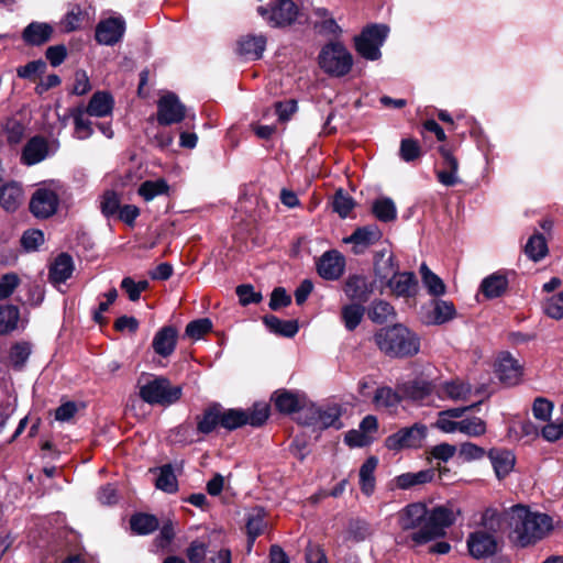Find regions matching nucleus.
Returning <instances> with one entry per match:
<instances>
[{"label": "nucleus", "instance_id": "b1692460", "mask_svg": "<svg viewBox=\"0 0 563 563\" xmlns=\"http://www.w3.org/2000/svg\"><path fill=\"white\" fill-rule=\"evenodd\" d=\"M48 155V143L43 136H33L24 145L21 162L27 166L35 165Z\"/></svg>", "mask_w": 563, "mask_h": 563}, {"label": "nucleus", "instance_id": "6e6d98bb", "mask_svg": "<svg viewBox=\"0 0 563 563\" xmlns=\"http://www.w3.org/2000/svg\"><path fill=\"white\" fill-rule=\"evenodd\" d=\"M355 207L353 198L345 192L343 189L335 191L332 200L333 211L336 212L341 218H346Z\"/></svg>", "mask_w": 563, "mask_h": 563}, {"label": "nucleus", "instance_id": "69168bd1", "mask_svg": "<svg viewBox=\"0 0 563 563\" xmlns=\"http://www.w3.org/2000/svg\"><path fill=\"white\" fill-rule=\"evenodd\" d=\"M44 243V234L41 230H26L21 238L22 247L27 251H36Z\"/></svg>", "mask_w": 563, "mask_h": 563}, {"label": "nucleus", "instance_id": "58836bf2", "mask_svg": "<svg viewBox=\"0 0 563 563\" xmlns=\"http://www.w3.org/2000/svg\"><path fill=\"white\" fill-rule=\"evenodd\" d=\"M365 311V307L361 303L351 302L344 305L340 312V318L344 328L350 332L354 331L361 324Z\"/></svg>", "mask_w": 563, "mask_h": 563}, {"label": "nucleus", "instance_id": "39448f33", "mask_svg": "<svg viewBox=\"0 0 563 563\" xmlns=\"http://www.w3.org/2000/svg\"><path fill=\"white\" fill-rule=\"evenodd\" d=\"M139 396L151 406L169 407L181 398L183 388L164 376H153L144 384L139 382Z\"/></svg>", "mask_w": 563, "mask_h": 563}, {"label": "nucleus", "instance_id": "09e8293b", "mask_svg": "<svg viewBox=\"0 0 563 563\" xmlns=\"http://www.w3.org/2000/svg\"><path fill=\"white\" fill-rule=\"evenodd\" d=\"M157 470L158 476L155 482L156 488L168 494L176 493L178 490V482L172 464H165Z\"/></svg>", "mask_w": 563, "mask_h": 563}, {"label": "nucleus", "instance_id": "a211bd4d", "mask_svg": "<svg viewBox=\"0 0 563 563\" xmlns=\"http://www.w3.org/2000/svg\"><path fill=\"white\" fill-rule=\"evenodd\" d=\"M345 258L340 252H325L317 263L318 274L325 280H338L344 273Z\"/></svg>", "mask_w": 563, "mask_h": 563}, {"label": "nucleus", "instance_id": "ea45409f", "mask_svg": "<svg viewBox=\"0 0 563 563\" xmlns=\"http://www.w3.org/2000/svg\"><path fill=\"white\" fill-rule=\"evenodd\" d=\"M434 477V470L428 468L417 473H404L395 477L396 487L409 489L417 485L430 483Z\"/></svg>", "mask_w": 563, "mask_h": 563}, {"label": "nucleus", "instance_id": "9b49d317", "mask_svg": "<svg viewBox=\"0 0 563 563\" xmlns=\"http://www.w3.org/2000/svg\"><path fill=\"white\" fill-rule=\"evenodd\" d=\"M186 117V107L174 92L162 96L157 101L156 120L159 125H172L181 122Z\"/></svg>", "mask_w": 563, "mask_h": 563}, {"label": "nucleus", "instance_id": "f8f14e48", "mask_svg": "<svg viewBox=\"0 0 563 563\" xmlns=\"http://www.w3.org/2000/svg\"><path fill=\"white\" fill-rule=\"evenodd\" d=\"M58 195L49 188H38L30 200V211L37 219H47L57 212Z\"/></svg>", "mask_w": 563, "mask_h": 563}, {"label": "nucleus", "instance_id": "4468645a", "mask_svg": "<svg viewBox=\"0 0 563 563\" xmlns=\"http://www.w3.org/2000/svg\"><path fill=\"white\" fill-rule=\"evenodd\" d=\"M495 374L504 385L514 386L520 382L522 367L509 352H503L496 360Z\"/></svg>", "mask_w": 563, "mask_h": 563}, {"label": "nucleus", "instance_id": "4c0bfd02", "mask_svg": "<svg viewBox=\"0 0 563 563\" xmlns=\"http://www.w3.org/2000/svg\"><path fill=\"white\" fill-rule=\"evenodd\" d=\"M264 324L275 334L292 338L298 333L299 327L296 320H282L274 314H267L263 318Z\"/></svg>", "mask_w": 563, "mask_h": 563}, {"label": "nucleus", "instance_id": "680f3d73", "mask_svg": "<svg viewBox=\"0 0 563 563\" xmlns=\"http://www.w3.org/2000/svg\"><path fill=\"white\" fill-rule=\"evenodd\" d=\"M46 69V64L42 59L29 62L24 66L16 68L19 78L34 80L38 75L43 74Z\"/></svg>", "mask_w": 563, "mask_h": 563}, {"label": "nucleus", "instance_id": "8fccbe9b", "mask_svg": "<svg viewBox=\"0 0 563 563\" xmlns=\"http://www.w3.org/2000/svg\"><path fill=\"white\" fill-rule=\"evenodd\" d=\"M20 319V311L13 305L0 307V334L5 335L14 331Z\"/></svg>", "mask_w": 563, "mask_h": 563}, {"label": "nucleus", "instance_id": "5701e85b", "mask_svg": "<svg viewBox=\"0 0 563 563\" xmlns=\"http://www.w3.org/2000/svg\"><path fill=\"white\" fill-rule=\"evenodd\" d=\"M177 330L172 325H165L154 335L152 346L156 354L163 357L172 355L177 344Z\"/></svg>", "mask_w": 563, "mask_h": 563}, {"label": "nucleus", "instance_id": "774afa93", "mask_svg": "<svg viewBox=\"0 0 563 563\" xmlns=\"http://www.w3.org/2000/svg\"><path fill=\"white\" fill-rule=\"evenodd\" d=\"M305 559L307 563H328L323 548L312 542H309L306 547Z\"/></svg>", "mask_w": 563, "mask_h": 563}, {"label": "nucleus", "instance_id": "f03ea898", "mask_svg": "<svg viewBox=\"0 0 563 563\" xmlns=\"http://www.w3.org/2000/svg\"><path fill=\"white\" fill-rule=\"evenodd\" d=\"M506 519L509 539L518 548L534 545L553 529V520L549 515L533 512L520 504L508 509Z\"/></svg>", "mask_w": 563, "mask_h": 563}, {"label": "nucleus", "instance_id": "c756f323", "mask_svg": "<svg viewBox=\"0 0 563 563\" xmlns=\"http://www.w3.org/2000/svg\"><path fill=\"white\" fill-rule=\"evenodd\" d=\"M266 47V37L263 35H247L242 37L238 44V52L241 56L256 60L263 55Z\"/></svg>", "mask_w": 563, "mask_h": 563}, {"label": "nucleus", "instance_id": "ddd939ff", "mask_svg": "<svg viewBox=\"0 0 563 563\" xmlns=\"http://www.w3.org/2000/svg\"><path fill=\"white\" fill-rule=\"evenodd\" d=\"M382 236L383 233L376 224H368L356 228L350 236L343 239V242L352 244L353 254L361 255L380 241Z\"/></svg>", "mask_w": 563, "mask_h": 563}, {"label": "nucleus", "instance_id": "aec40b11", "mask_svg": "<svg viewBox=\"0 0 563 563\" xmlns=\"http://www.w3.org/2000/svg\"><path fill=\"white\" fill-rule=\"evenodd\" d=\"M487 456L498 479H504L512 472L516 464V455L511 450L493 448L487 452Z\"/></svg>", "mask_w": 563, "mask_h": 563}, {"label": "nucleus", "instance_id": "dca6fc26", "mask_svg": "<svg viewBox=\"0 0 563 563\" xmlns=\"http://www.w3.org/2000/svg\"><path fill=\"white\" fill-rule=\"evenodd\" d=\"M439 153L442 158L441 168L435 170L438 181L446 187H453L461 183V178L457 175L459 172V159L452 151L445 146L439 147Z\"/></svg>", "mask_w": 563, "mask_h": 563}, {"label": "nucleus", "instance_id": "de8ad7c7", "mask_svg": "<svg viewBox=\"0 0 563 563\" xmlns=\"http://www.w3.org/2000/svg\"><path fill=\"white\" fill-rule=\"evenodd\" d=\"M549 252L545 238L541 233H534L529 238L525 246L526 255L533 262H539Z\"/></svg>", "mask_w": 563, "mask_h": 563}, {"label": "nucleus", "instance_id": "f704fd0d", "mask_svg": "<svg viewBox=\"0 0 563 563\" xmlns=\"http://www.w3.org/2000/svg\"><path fill=\"white\" fill-rule=\"evenodd\" d=\"M378 465V459L376 456H369L365 460V462L360 467L358 477H360V488L361 492L371 496L375 490L376 478H375V470Z\"/></svg>", "mask_w": 563, "mask_h": 563}, {"label": "nucleus", "instance_id": "4be33fe9", "mask_svg": "<svg viewBox=\"0 0 563 563\" xmlns=\"http://www.w3.org/2000/svg\"><path fill=\"white\" fill-rule=\"evenodd\" d=\"M74 271L73 257L68 253H60L48 267V280L54 286L64 284L71 277Z\"/></svg>", "mask_w": 563, "mask_h": 563}, {"label": "nucleus", "instance_id": "338daca9", "mask_svg": "<svg viewBox=\"0 0 563 563\" xmlns=\"http://www.w3.org/2000/svg\"><path fill=\"white\" fill-rule=\"evenodd\" d=\"M175 534L176 533H175L174 525L170 520H168L163 523V526L159 530V533L154 539L153 543L157 549L166 550L169 548L172 541L175 538Z\"/></svg>", "mask_w": 563, "mask_h": 563}, {"label": "nucleus", "instance_id": "4d7b16f0", "mask_svg": "<svg viewBox=\"0 0 563 563\" xmlns=\"http://www.w3.org/2000/svg\"><path fill=\"white\" fill-rule=\"evenodd\" d=\"M120 197L114 190H106L100 198V211L106 218H112L120 210Z\"/></svg>", "mask_w": 563, "mask_h": 563}, {"label": "nucleus", "instance_id": "c03bdc74", "mask_svg": "<svg viewBox=\"0 0 563 563\" xmlns=\"http://www.w3.org/2000/svg\"><path fill=\"white\" fill-rule=\"evenodd\" d=\"M472 388L470 384L462 380L445 382L438 391L441 398H449L452 400H465L471 394Z\"/></svg>", "mask_w": 563, "mask_h": 563}, {"label": "nucleus", "instance_id": "13d9d810", "mask_svg": "<svg viewBox=\"0 0 563 563\" xmlns=\"http://www.w3.org/2000/svg\"><path fill=\"white\" fill-rule=\"evenodd\" d=\"M422 148L415 139H402L399 147V156L406 163H411L420 158Z\"/></svg>", "mask_w": 563, "mask_h": 563}, {"label": "nucleus", "instance_id": "6ab92c4d", "mask_svg": "<svg viewBox=\"0 0 563 563\" xmlns=\"http://www.w3.org/2000/svg\"><path fill=\"white\" fill-rule=\"evenodd\" d=\"M306 396L298 391L278 389L272 396L275 408L285 415L300 411L306 406Z\"/></svg>", "mask_w": 563, "mask_h": 563}, {"label": "nucleus", "instance_id": "cd10ccee", "mask_svg": "<svg viewBox=\"0 0 563 563\" xmlns=\"http://www.w3.org/2000/svg\"><path fill=\"white\" fill-rule=\"evenodd\" d=\"M433 390V384L424 379H416L399 385V391L402 394V398L413 401H424Z\"/></svg>", "mask_w": 563, "mask_h": 563}, {"label": "nucleus", "instance_id": "473e14b6", "mask_svg": "<svg viewBox=\"0 0 563 563\" xmlns=\"http://www.w3.org/2000/svg\"><path fill=\"white\" fill-rule=\"evenodd\" d=\"M113 103V98L109 92L97 91L92 95L87 108L84 110L91 117L102 118L112 112Z\"/></svg>", "mask_w": 563, "mask_h": 563}, {"label": "nucleus", "instance_id": "20e7f679", "mask_svg": "<svg viewBox=\"0 0 563 563\" xmlns=\"http://www.w3.org/2000/svg\"><path fill=\"white\" fill-rule=\"evenodd\" d=\"M220 427L233 431L250 424L254 428L262 427L269 417V406L265 402H255L249 409L231 408L224 409L221 405L219 408Z\"/></svg>", "mask_w": 563, "mask_h": 563}, {"label": "nucleus", "instance_id": "e433bc0d", "mask_svg": "<svg viewBox=\"0 0 563 563\" xmlns=\"http://www.w3.org/2000/svg\"><path fill=\"white\" fill-rule=\"evenodd\" d=\"M368 319L376 324H384L396 316L394 307L384 299H375L366 309Z\"/></svg>", "mask_w": 563, "mask_h": 563}, {"label": "nucleus", "instance_id": "c9c22d12", "mask_svg": "<svg viewBox=\"0 0 563 563\" xmlns=\"http://www.w3.org/2000/svg\"><path fill=\"white\" fill-rule=\"evenodd\" d=\"M219 408L220 404L213 402L196 417L198 433L210 434L217 427H220Z\"/></svg>", "mask_w": 563, "mask_h": 563}, {"label": "nucleus", "instance_id": "7ed1b4c3", "mask_svg": "<svg viewBox=\"0 0 563 563\" xmlns=\"http://www.w3.org/2000/svg\"><path fill=\"white\" fill-rule=\"evenodd\" d=\"M374 342L385 355L395 358L412 357L420 351L418 334L400 323L380 328L374 334Z\"/></svg>", "mask_w": 563, "mask_h": 563}, {"label": "nucleus", "instance_id": "603ef678", "mask_svg": "<svg viewBox=\"0 0 563 563\" xmlns=\"http://www.w3.org/2000/svg\"><path fill=\"white\" fill-rule=\"evenodd\" d=\"M372 212L382 222H391L397 217V209L390 198H379L373 202Z\"/></svg>", "mask_w": 563, "mask_h": 563}, {"label": "nucleus", "instance_id": "a878e982", "mask_svg": "<svg viewBox=\"0 0 563 563\" xmlns=\"http://www.w3.org/2000/svg\"><path fill=\"white\" fill-rule=\"evenodd\" d=\"M24 200V191L21 184L9 181L0 187V206L7 212H15Z\"/></svg>", "mask_w": 563, "mask_h": 563}, {"label": "nucleus", "instance_id": "2eb2a0df", "mask_svg": "<svg viewBox=\"0 0 563 563\" xmlns=\"http://www.w3.org/2000/svg\"><path fill=\"white\" fill-rule=\"evenodd\" d=\"M125 32L122 18H108L96 26L95 38L99 44L112 46L121 41Z\"/></svg>", "mask_w": 563, "mask_h": 563}, {"label": "nucleus", "instance_id": "412c9836", "mask_svg": "<svg viewBox=\"0 0 563 563\" xmlns=\"http://www.w3.org/2000/svg\"><path fill=\"white\" fill-rule=\"evenodd\" d=\"M342 416V408L339 405L327 406L324 408H317L311 412L310 420L307 422L321 429L343 427L340 418Z\"/></svg>", "mask_w": 563, "mask_h": 563}, {"label": "nucleus", "instance_id": "f3484780", "mask_svg": "<svg viewBox=\"0 0 563 563\" xmlns=\"http://www.w3.org/2000/svg\"><path fill=\"white\" fill-rule=\"evenodd\" d=\"M345 296L356 303H365L374 292V285L364 275H350L343 285Z\"/></svg>", "mask_w": 563, "mask_h": 563}, {"label": "nucleus", "instance_id": "9d476101", "mask_svg": "<svg viewBox=\"0 0 563 563\" xmlns=\"http://www.w3.org/2000/svg\"><path fill=\"white\" fill-rule=\"evenodd\" d=\"M257 12L271 26L285 27L296 21L299 14V8L294 1L277 0L271 8L258 7Z\"/></svg>", "mask_w": 563, "mask_h": 563}, {"label": "nucleus", "instance_id": "393cba45", "mask_svg": "<svg viewBox=\"0 0 563 563\" xmlns=\"http://www.w3.org/2000/svg\"><path fill=\"white\" fill-rule=\"evenodd\" d=\"M387 286L397 297H412L417 292L418 280L412 272H398L389 278Z\"/></svg>", "mask_w": 563, "mask_h": 563}, {"label": "nucleus", "instance_id": "3c124183", "mask_svg": "<svg viewBox=\"0 0 563 563\" xmlns=\"http://www.w3.org/2000/svg\"><path fill=\"white\" fill-rule=\"evenodd\" d=\"M420 274L422 283L427 287L430 295L439 297L445 294L446 287L443 280L433 272H431L426 263L421 264Z\"/></svg>", "mask_w": 563, "mask_h": 563}, {"label": "nucleus", "instance_id": "c85d7f7f", "mask_svg": "<svg viewBox=\"0 0 563 563\" xmlns=\"http://www.w3.org/2000/svg\"><path fill=\"white\" fill-rule=\"evenodd\" d=\"M374 272L377 278L380 280H389L398 273V264L395 256L383 250L377 252L374 257Z\"/></svg>", "mask_w": 563, "mask_h": 563}, {"label": "nucleus", "instance_id": "0eeeda50", "mask_svg": "<svg viewBox=\"0 0 563 563\" xmlns=\"http://www.w3.org/2000/svg\"><path fill=\"white\" fill-rule=\"evenodd\" d=\"M389 33L385 24H368L354 37V47L357 54L366 60H378L382 57L380 47Z\"/></svg>", "mask_w": 563, "mask_h": 563}, {"label": "nucleus", "instance_id": "423d86ee", "mask_svg": "<svg viewBox=\"0 0 563 563\" xmlns=\"http://www.w3.org/2000/svg\"><path fill=\"white\" fill-rule=\"evenodd\" d=\"M320 68L329 76L341 78L353 67V56L341 42L327 43L318 55Z\"/></svg>", "mask_w": 563, "mask_h": 563}, {"label": "nucleus", "instance_id": "bf43d9fd", "mask_svg": "<svg viewBox=\"0 0 563 563\" xmlns=\"http://www.w3.org/2000/svg\"><path fill=\"white\" fill-rule=\"evenodd\" d=\"M460 432L470 437H479L486 432V423L478 417H472L459 421Z\"/></svg>", "mask_w": 563, "mask_h": 563}, {"label": "nucleus", "instance_id": "72a5a7b5", "mask_svg": "<svg viewBox=\"0 0 563 563\" xmlns=\"http://www.w3.org/2000/svg\"><path fill=\"white\" fill-rule=\"evenodd\" d=\"M130 528L133 534L148 536L159 527L158 518L146 512H136L130 518Z\"/></svg>", "mask_w": 563, "mask_h": 563}, {"label": "nucleus", "instance_id": "49530a36", "mask_svg": "<svg viewBox=\"0 0 563 563\" xmlns=\"http://www.w3.org/2000/svg\"><path fill=\"white\" fill-rule=\"evenodd\" d=\"M168 192L169 185L164 178H158L156 180H145L140 185L137 189V194L145 201H151L158 196L168 195Z\"/></svg>", "mask_w": 563, "mask_h": 563}, {"label": "nucleus", "instance_id": "5fc2aeb1", "mask_svg": "<svg viewBox=\"0 0 563 563\" xmlns=\"http://www.w3.org/2000/svg\"><path fill=\"white\" fill-rule=\"evenodd\" d=\"M32 346L29 342H18L10 349L9 358L15 369H21L29 360Z\"/></svg>", "mask_w": 563, "mask_h": 563}, {"label": "nucleus", "instance_id": "1a4fd4ad", "mask_svg": "<svg viewBox=\"0 0 563 563\" xmlns=\"http://www.w3.org/2000/svg\"><path fill=\"white\" fill-rule=\"evenodd\" d=\"M466 545L470 555L475 560L492 558L500 551V541L497 534L482 529L467 536Z\"/></svg>", "mask_w": 563, "mask_h": 563}, {"label": "nucleus", "instance_id": "bb28decb", "mask_svg": "<svg viewBox=\"0 0 563 563\" xmlns=\"http://www.w3.org/2000/svg\"><path fill=\"white\" fill-rule=\"evenodd\" d=\"M53 27L48 23L31 22L22 32L24 43L40 46L48 42L53 35Z\"/></svg>", "mask_w": 563, "mask_h": 563}, {"label": "nucleus", "instance_id": "864d4df0", "mask_svg": "<svg viewBox=\"0 0 563 563\" xmlns=\"http://www.w3.org/2000/svg\"><path fill=\"white\" fill-rule=\"evenodd\" d=\"M86 111L81 107H76L70 109V115L74 119L75 132L78 135V139L85 140L92 135L93 130L91 126V121L85 119Z\"/></svg>", "mask_w": 563, "mask_h": 563}, {"label": "nucleus", "instance_id": "f257e3e1", "mask_svg": "<svg viewBox=\"0 0 563 563\" xmlns=\"http://www.w3.org/2000/svg\"><path fill=\"white\" fill-rule=\"evenodd\" d=\"M461 515V508L453 501L432 508L421 501L408 504L397 512L395 541L400 547L416 550L444 538Z\"/></svg>", "mask_w": 563, "mask_h": 563}, {"label": "nucleus", "instance_id": "7c9ffc66", "mask_svg": "<svg viewBox=\"0 0 563 563\" xmlns=\"http://www.w3.org/2000/svg\"><path fill=\"white\" fill-rule=\"evenodd\" d=\"M508 284L507 276L496 272L482 280L479 289L487 299H495L506 292Z\"/></svg>", "mask_w": 563, "mask_h": 563}, {"label": "nucleus", "instance_id": "052dcab7", "mask_svg": "<svg viewBox=\"0 0 563 563\" xmlns=\"http://www.w3.org/2000/svg\"><path fill=\"white\" fill-rule=\"evenodd\" d=\"M212 322L208 318H201L190 321L186 325L185 334L194 340L201 339L206 333L211 331Z\"/></svg>", "mask_w": 563, "mask_h": 563}, {"label": "nucleus", "instance_id": "37998d69", "mask_svg": "<svg viewBox=\"0 0 563 563\" xmlns=\"http://www.w3.org/2000/svg\"><path fill=\"white\" fill-rule=\"evenodd\" d=\"M507 511L508 510L499 511L495 507H487L483 511L481 521H479V525L483 527L482 530L497 534L500 531L504 521L507 522V519H506Z\"/></svg>", "mask_w": 563, "mask_h": 563}, {"label": "nucleus", "instance_id": "79ce46f5", "mask_svg": "<svg viewBox=\"0 0 563 563\" xmlns=\"http://www.w3.org/2000/svg\"><path fill=\"white\" fill-rule=\"evenodd\" d=\"M245 527L247 533L249 550H251L256 538L264 532L266 527L265 514L263 509L258 508L249 514Z\"/></svg>", "mask_w": 563, "mask_h": 563}, {"label": "nucleus", "instance_id": "0e129e2a", "mask_svg": "<svg viewBox=\"0 0 563 563\" xmlns=\"http://www.w3.org/2000/svg\"><path fill=\"white\" fill-rule=\"evenodd\" d=\"M239 301L242 306H249L251 303H258L262 301V294L254 290L251 284L239 285L235 289Z\"/></svg>", "mask_w": 563, "mask_h": 563}, {"label": "nucleus", "instance_id": "6e6552de", "mask_svg": "<svg viewBox=\"0 0 563 563\" xmlns=\"http://www.w3.org/2000/svg\"><path fill=\"white\" fill-rule=\"evenodd\" d=\"M428 429L422 423H415L410 427L399 429L397 432L388 435L385 440V446L390 451H401L405 449H418L427 437Z\"/></svg>", "mask_w": 563, "mask_h": 563}, {"label": "nucleus", "instance_id": "e2e57ef3", "mask_svg": "<svg viewBox=\"0 0 563 563\" xmlns=\"http://www.w3.org/2000/svg\"><path fill=\"white\" fill-rule=\"evenodd\" d=\"M543 311L552 319H563V290L544 301Z\"/></svg>", "mask_w": 563, "mask_h": 563}, {"label": "nucleus", "instance_id": "a19ab883", "mask_svg": "<svg viewBox=\"0 0 563 563\" xmlns=\"http://www.w3.org/2000/svg\"><path fill=\"white\" fill-rule=\"evenodd\" d=\"M402 399L399 388L394 390L391 387L384 386L376 389L373 402L377 408L393 409L397 408Z\"/></svg>", "mask_w": 563, "mask_h": 563}, {"label": "nucleus", "instance_id": "2f4dec72", "mask_svg": "<svg viewBox=\"0 0 563 563\" xmlns=\"http://www.w3.org/2000/svg\"><path fill=\"white\" fill-rule=\"evenodd\" d=\"M456 317V309L452 301L434 299L432 310L428 313V323L444 324Z\"/></svg>", "mask_w": 563, "mask_h": 563}, {"label": "nucleus", "instance_id": "a18cd8bd", "mask_svg": "<svg viewBox=\"0 0 563 563\" xmlns=\"http://www.w3.org/2000/svg\"><path fill=\"white\" fill-rule=\"evenodd\" d=\"M88 20V12L79 4H71L60 25L63 31L69 33L81 27L82 23Z\"/></svg>", "mask_w": 563, "mask_h": 563}]
</instances>
